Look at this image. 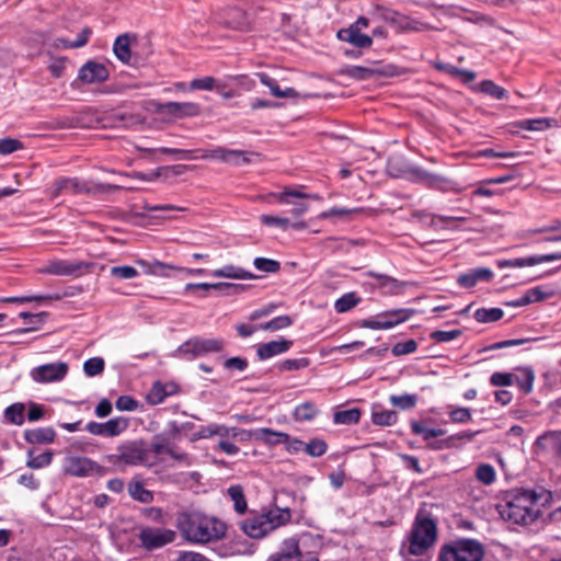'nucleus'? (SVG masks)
Instances as JSON below:
<instances>
[{"mask_svg":"<svg viewBox=\"0 0 561 561\" xmlns=\"http://www.w3.org/2000/svg\"><path fill=\"white\" fill-rule=\"evenodd\" d=\"M253 265L257 271L264 273L275 274L280 271V263L274 259L259 256L254 259Z\"/></svg>","mask_w":561,"mask_h":561,"instance_id":"nucleus-59","label":"nucleus"},{"mask_svg":"<svg viewBox=\"0 0 561 561\" xmlns=\"http://www.w3.org/2000/svg\"><path fill=\"white\" fill-rule=\"evenodd\" d=\"M68 369V365L64 362L44 364L33 368L31 377L38 383L60 381L67 375Z\"/></svg>","mask_w":561,"mask_h":561,"instance_id":"nucleus-18","label":"nucleus"},{"mask_svg":"<svg viewBox=\"0 0 561 561\" xmlns=\"http://www.w3.org/2000/svg\"><path fill=\"white\" fill-rule=\"evenodd\" d=\"M437 520L425 510H419L408 535V553L420 557L425 554L437 541Z\"/></svg>","mask_w":561,"mask_h":561,"instance_id":"nucleus-3","label":"nucleus"},{"mask_svg":"<svg viewBox=\"0 0 561 561\" xmlns=\"http://www.w3.org/2000/svg\"><path fill=\"white\" fill-rule=\"evenodd\" d=\"M117 450L118 454L107 456L108 461L113 465L137 466L147 462L148 448L144 439L125 442L117 447Z\"/></svg>","mask_w":561,"mask_h":561,"instance_id":"nucleus-7","label":"nucleus"},{"mask_svg":"<svg viewBox=\"0 0 561 561\" xmlns=\"http://www.w3.org/2000/svg\"><path fill=\"white\" fill-rule=\"evenodd\" d=\"M265 515L263 513L245 518L241 522L240 526L242 531L251 538H262L271 533L265 523Z\"/></svg>","mask_w":561,"mask_h":561,"instance_id":"nucleus-26","label":"nucleus"},{"mask_svg":"<svg viewBox=\"0 0 561 561\" xmlns=\"http://www.w3.org/2000/svg\"><path fill=\"white\" fill-rule=\"evenodd\" d=\"M434 423V420L432 417H427L423 421H416L411 420L410 421V427L411 432L414 435H419L423 438L424 442L432 443L433 438H437L440 436H444L446 434V430L444 428H431L427 426V424Z\"/></svg>","mask_w":561,"mask_h":561,"instance_id":"nucleus-27","label":"nucleus"},{"mask_svg":"<svg viewBox=\"0 0 561 561\" xmlns=\"http://www.w3.org/2000/svg\"><path fill=\"white\" fill-rule=\"evenodd\" d=\"M417 400H419V396L415 393H403L400 396L391 394L389 397V402L393 407H396L402 411H407V410H411V409L415 408Z\"/></svg>","mask_w":561,"mask_h":561,"instance_id":"nucleus-51","label":"nucleus"},{"mask_svg":"<svg viewBox=\"0 0 561 561\" xmlns=\"http://www.w3.org/2000/svg\"><path fill=\"white\" fill-rule=\"evenodd\" d=\"M515 370L520 371L523 376H515L514 381H516L517 386L525 394L530 393L533 391L535 381L534 369L530 366H518L515 368Z\"/></svg>","mask_w":561,"mask_h":561,"instance_id":"nucleus-43","label":"nucleus"},{"mask_svg":"<svg viewBox=\"0 0 561 561\" xmlns=\"http://www.w3.org/2000/svg\"><path fill=\"white\" fill-rule=\"evenodd\" d=\"M152 439L158 440L165 448H171L172 442L179 440L176 421H170L161 433L153 435Z\"/></svg>","mask_w":561,"mask_h":561,"instance_id":"nucleus-47","label":"nucleus"},{"mask_svg":"<svg viewBox=\"0 0 561 561\" xmlns=\"http://www.w3.org/2000/svg\"><path fill=\"white\" fill-rule=\"evenodd\" d=\"M336 37L359 49L369 48L373 45V36L358 32L356 27L341 28L337 31Z\"/></svg>","mask_w":561,"mask_h":561,"instance_id":"nucleus-29","label":"nucleus"},{"mask_svg":"<svg viewBox=\"0 0 561 561\" xmlns=\"http://www.w3.org/2000/svg\"><path fill=\"white\" fill-rule=\"evenodd\" d=\"M538 500L539 495L535 490L514 489L505 493V504L497 505V511L505 520L516 525H528L538 518L539 511L534 510Z\"/></svg>","mask_w":561,"mask_h":561,"instance_id":"nucleus-2","label":"nucleus"},{"mask_svg":"<svg viewBox=\"0 0 561 561\" xmlns=\"http://www.w3.org/2000/svg\"><path fill=\"white\" fill-rule=\"evenodd\" d=\"M261 83L267 87L272 95L276 98H296L298 92L294 88L282 90L278 82L266 72L256 73Z\"/></svg>","mask_w":561,"mask_h":561,"instance_id":"nucleus-35","label":"nucleus"},{"mask_svg":"<svg viewBox=\"0 0 561 561\" xmlns=\"http://www.w3.org/2000/svg\"><path fill=\"white\" fill-rule=\"evenodd\" d=\"M371 422L377 426H391L398 422V413L393 410H383L381 404L374 403Z\"/></svg>","mask_w":561,"mask_h":561,"instance_id":"nucleus-34","label":"nucleus"},{"mask_svg":"<svg viewBox=\"0 0 561 561\" xmlns=\"http://www.w3.org/2000/svg\"><path fill=\"white\" fill-rule=\"evenodd\" d=\"M319 413L317 405L311 401H306L298 404L294 412L293 417L297 422L312 421Z\"/></svg>","mask_w":561,"mask_h":561,"instance_id":"nucleus-44","label":"nucleus"},{"mask_svg":"<svg viewBox=\"0 0 561 561\" xmlns=\"http://www.w3.org/2000/svg\"><path fill=\"white\" fill-rule=\"evenodd\" d=\"M226 347L224 339H206L201 336H193L183 342L174 352L173 356L193 360L197 357L206 356L213 353H221Z\"/></svg>","mask_w":561,"mask_h":561,"instance_id":"nucleus-5","label":"nucleus"},{"mask_svg":"<svg viewBox=\"0 0 561 561\" xmlns=\"http://www.w3.org/2000/svg\"><path fill=\"white\" fill-rule=\"evenodd\" d=\"M49 316L50 314L47 311H41L38 313L21 311L19 313V318L27 321L30 327L13 330V331L9 332V334L19 335V334H24V333L36 331L45 324V322L48 320Z\"/></svg>","mask_w":561,"mask_h":561,"instance_id":"nucleus-30","label":"nucleus"},{"mask_svg":"<svg viewBox=\"0 0 561 561\" xmlns=\"http://www.w3.org/2000/svg\"><path fill=\"white\" fill-rule=\"evenodd\" d=\"M277 501L278 497H274V510L263 512L265 515V523L267 524V528H270L271 531L279 526L286 525L291 519V510L288 506H279Z\"/></svg>","mask_w":561,"mask_h":561,"instance_id":"nucleus-24","label":"nucleus"},{"mask_svg":"<svg viewBox=\"0 0 561 561\" xmlns=\"http://www.w3.org/2000/svg\"><path fill=\"white\" fill-rule=\"evenodd\" d=\"M437 68L446 71L451 76L459 77L463 83H469L476 78V73L472 70L459 69L449 64L438 65Z\"/></svg>","mask_w":561,"mask_h":561,"instance_id":"nucleus-61","label":"nucleus"},{"mask_svg":"<svg viewBox=\"0 0 561 561\" xmlns=\"http://www.w3.org/2000/svg\"><path fill=\"white\" fill-rule=\"evenodd\" d=\"M360 300L362 298L355 291H350L335 300L334 309L337 313H345L355 308Z\"/></svg>","mask_w":561,"mask_h":561,"instance_id":"nucleus-48","label":"nucleus"},{"mask_svg":"<svg viewBox=\"0 0 561 561\" xmlns=\"http://www.w3.org/2000/svg\"><path fill=\"white\" fill-rule=\"evenodd\" d=\"M230 500L233 502V508L238 514H244L248 510L243 488L240 484L230 485L227 490Z\"/></svg>","mask_w":561,"mask_h":561,"instance_id":"nucleus-45","label":"nucleus"},{"mask_svg":"<svg viewBox=\"0 0 561 561\" xmlns=\"http://www.w3.org/2000/svg\"><path fill=\"white\" fill-rule=\"evenodd\" d=\"M373 15L388 23L397 33L419 32L424 25L417 20L380 4L375 5Z\"/></svg>","mask_w":561,"mask_h":561,"instance_id":"nucleus-8","label":"nucleus"},{"mask_svg":"<svg viewBox=\"0 0 561 561\" xmlns=\"http://www.w3.org/2000/svg\"><path fill=\"white\" fill-rule=\"evenodd\" d=\"M289 438V434L278 432L268 427L256 428V440L268 446H277L284 444Z\"/></svg>","mask_w":561,"mask_h":561,"instance_id":"nucleus-37","label":"nucleus"},{"mask_svg":"<svg viewBox=\"0 0 561 561\" xmlns=\"http://www.w3.org/2000/svg\"><path fill=\"white\" fill-rule=\"evenodd\" d=\"M176 528L192 543H207L226 535V524L199 511H182L176 514Z\"/></svg>","mask_w":561,"mask_h":561,"instance_id":"nucleus-1","label":"nucleus"},{"mask_svg":"<svg viewBox=\"0 0 561 561\" xmlns=\"http://www.w3.org/2000/svg\"><path fill=\"white\" fill-rule=\"evenodd\" d=\"M260 153L254 151L239 150V149H227L224 147H217L211 150H205L201 156L203 159H216L232 165H245L252 162L251 157H259Z\"/></svg>","mask_w":561,"mask_h":561,"instance_id":"nucleus-11","label":"nucleus"},{"mask_svg":"<svg viewBox=\"0 0 561 561\" xmlns=\"http://www.w3.org/2000/svg\"><path fill=\"white\" fill-rule=\"evenodd\" d=\"M310 364H311V360L308 357L288 358V359L278 362L275 365V367L278 369L279 373H284V371L300 370V369L309 367Z\"/></svg>","mask_w":561,"mask_h":561,"instance_id":"nucleus-52","label":"nucleus"},{"mask_svg":"<svg viewBox=\"0 0 561 561\" xmlns=\"http://www.w3.org/2000/svg\"><path fill=\"white\" fill-rule=\"evenodd\" d=\"M154 112L161 115H168L173 118L194 117L199 115L201 106L193 102H157L152 101Z\"/></svg>","mask_w":561,"mask_h":561,"instance_id":"nucleus-15","label":"nucleus"},{"mask_svg":"<svg viewBox=\"0 0 561 561\" xmlns=\"http://www.w3.org/2000/svg\"><path fill=\"white\" fill-rule=\"evenodd\" d=\"M138 537L145 549L156 550L173 542L176 533L167 528L145 527L140 530Z\"/></svg>","mask_w":561,"mask_h":561,"instance_id":"nucleus-14","label":"nucleus"},{"mask_svg":"<svg viewBox=\"0 0 561 561\" xmlns=\"http://www.w3.org/2000/svg\"><path fill=\"white\" fill-rule=\"evenodd\" d=\"M90 191L91 186L77 178H59L54 182L50 188V198L55 199L62 193L89 194Z\"/></svg>","mask_w":561,"mask_h":561,"instance_id":"nucleus-20","label":"nucleus"},{"mask_svg":"<svg viewBox=\"0 0 561 561\" xmlns=\"http://www.w3.org/2000/svg\"><path fill=\"white\" fill-rule=\"evenodd\" d=\"M188 169L190 167L185 164L159 167L154 171H152V176H142V181H153L161 176L165 179L171 176H180L184 174Z\"/></svg>","mask_w":561,"mask_h":561,"instance_id":"nucleus-42","label":"nucleus"},{"mask_svg":"<svg viewBox=\"0 0 561 561\" xmlns=\"http://www.w3.org/2000/svg\"><path fill=\"white\" fill-rule=\"evenodd\" d=\"M495 477V469L490 463H481L476 470V478L485 485L492 484Z\"/></svg>","mask_w":561,"mask_h":561,"instance_id":"nucleus-63","label":"nucleus"},{"mask_svg":"<svg viewBox=\"0 0 561 561\" xmlns=\"http://www.w3.org/2000/svg\"><path fill=\"white\" fill-rule=\"evenodd\" d=\"M293 345L294 342L291 340H287L284 337H280L279 340L276 341L262 343L259 344L256 347V356L260 360H266L271 357L288 352Z\"/></svg>","mask_w":561,"mask_h":561,"instance_id":"nucleus-22","label":"nucleus"},{"mask_svg":"<svg viewBox=\"0 0 561 561\" xmlns=\"http://www.w3.org/2000/svg\"><path fill=\"white\" fill-rule=\"evenodd\" d=\"M479 91L492 96L495 100L508 99V92L503 87L489 79L482 80L479 83Z\"/></svg>","mask_w":561,"mask_h":561,"instance_id":"nucleus-49","label":"nucleus"},{"mask_svg":"<svg viewBox=\"0 0 561 561\" xmlns=\"http://www.w3.org/2000/svg\"><path fill=\"white\" fill-rule=\"evenodd\" d=\"M266 561H319V559L310 551H302L298 537H289L280 542L278 550Z\"/></svg>","mask_w":561,"mask_h":561,"instance_id":"nucleus-9","label":"nucleus"},{"mask_svg":"<svg viewBox=\"0 0 561 561\" xmlns=\"http://www.w3.org/2000/svg\"><path fill=\"white\" fill-rule=\"evenodd\" d=\"M514 267L534 266L543 262H553L561 260V251L548 254H535L526 257L511 259Z\"/></svg>","mask_w":561,"mask_h":561,"instance_id":"nucleus-36","label":"nucleus"},{"mask_svg":"<svg viewBox=\"0 0 561 561\" xmlns=\"http://www.w3.org/2000/svg\"><path fill=\"white\" fill-rule=\"evenodd\" d=\"M411 180L432 190H448L449 181L436 173H432L421 167H412L408 171Z\"/></svg>","mask_w":561,"mask_h":561,"instance_id":"nucleus-19","label":"nucleus"},{"mask_svg":"<svg viewBox=\"0 0 561 561\" xmlns=\"http://www.w3.org/2000/svg\"><path fill=\"white\" fill-rule=\"evenodd\" d=\"M128 493L135 500L144 504H149L153 501V493L147 490L144 482L133 479L128 484Z\"/></svg>","mask_w":561,"mask_h":561,"instance_id":"nucleus-40","label":"nucleus"},{"mask_svg":"<svg viewBox=\"0 0 561 561\" xmlns=\"http://www.w3.org/2000/svg\"><path fill=\"white\" fill-rule=\"evenodd\" d=\"M328 450V444L322 438H312L309 443H305V451L311 457H321Z\"/></svg>","mask_w":561,"mask_h":561,"instance_id":"nucleus-64","label":"nucleus"},{"mask_svg":"<svg viewBox=\"0 0 561 561\" xmlns=\"http://www.w3.org/2000/svg\"><path fill=\"white\" fill-rule=\"evenodd\" d=\"M426 447L431 450H444L460 447V440L457 434L450 435L446 438L436 439L432 443H428Z\"/></svg>","mask_w":561,"mask_h":561,"instance_id":"nucleus-60","label":"nucleus"},{"mask_svg":"<svg viewBox=\"0 0 561 561\" xmlns=\"http://www.w3.org/2000/svg\"><path fill=\"white\" fill-rule=\"evenodd\" d=\"M485 547L473 538H459L440 547L438 561H483Z\"/></svg>","mask_w":561,"mask_h":561,"instance_id":"nucleus-4","label":"nucleus"},{"mask_svg":"<svg viewBox=\"0 0 561 561\" xmlns=\"http://www.w3.org/2000/svg\"><path fill=\"white\" fill-rule=\"evenodd\" d=\"M105 362L102 357H91L83 364V371L88 377H94L104 371Z\"/></svg>","mask_w":561,"mask_h":561,"instance_id":"nucleus-62","label":"nucleus"},{"mask_svg":"<svg viewBox=\"0 0 561 561\" xmlns=\"http://www.w3.org/2000/svg\"><path fill=\"white\" fill-rule=\"evenodd\" d=\"M4 422L21 426L25 422V404L23 402H14L7 407L3 412Z\"/></svg>","mask_w":561,"mask_h":561,"instance_id":"nucleus-39","label":"nucleus"},{"mask_svg":"<svg viewBox=\"0 0 561 561\" xmlns=\"http://www.w3.org/2000/svg\"><path fill=\"white\" fill-rule=\"evenodd\" d=\"M294 323V320L290 316L283 314L273 318L272 320L261 323L259 329L270 332H275L285 328L290 327Z\"/></svg>","mask_w":561,"mask_h":561,"instance_id":"nucleus-55","label":"nucleus"},{"mask_svg":"<svg viewBox=\"0 0 561 561\" xmlns=\"http://www.w3.org/2000/svg\"><path fill=\"white\" fill-rule=\"evenodd\" d=\"M369 275L376 279V286L383 290L385 294L397 296L401 294L404 283L385 274L370 272Z\"/></svg>","mask_w":561,"mask_h":561,"instance_id":"nucleus-33","label":"nucleus"},{"mask_svg":"<svg viewBox=\"0 0 561 561\" xmlns=\"http://www.w3.org/2000/svg\"><path fill=\"white\" fill-rule=\"evenodd\" d=\"M276 198H277V202L280 203V204H290L291 202L289 201V197H295V198H313V199H319L320 196L317 195V194H306L301 191H298V190H294V188H286L285 191L280 192V193H274L273 194Z\"/></svg>","mask_w":561,"mask_h":561,"instance_id":"nucleus-56","label":"nucleus"},{"mask_svg":"<svg viewBox=\"0 0 561 561\" xmlns=\"http://www.w3.org/2000/svg\"><path fill=\"white\" fill-rule=\"evenodd\" d=\"M557 121L550 117H538L515 122L514 125L524 130L542 131L556 126Z\"/></svg>","mask_w":561,"mask_h":561,"instance_id":"nucleus-38","label":"nucleus"},{"mask_svg":"<svg viewBox=\"0 0 561 561\" xmlns=\"http://www.w3.org/2000/svg\"><path fill=\"white\" fill-rule=\"evenodd\" d=\"M216 283H188L185 285L183 293L194 294L197 298H206L209 296V291L214 289Z\"/></svg>","mask_w":561,"mask_h":561,"instance_id":"nucleus-58","label":"nucleus"},{"mask_svg":"<svg viewBox=\"0 0 561 561\" xmlns=\"http://www.w3.org/2000/svg\"><path fill=\"white\" fill-rule=\"evenodd\" d=\"M170 394H172V391H168L167 386L158 380L152 385L150 393L148 394V401L151 404H159L162 403Z\"/></svg>","mask_w":561,"mask_h":561,"instance_id":"nucleus-57","label":"nucleus"},{"mask_svg":"<svg viewBox=\"0 0 561 561\" xmlns=\"http://www.w3.org/2000/svg\"><path fill=\"white\" fill-rule=\"evenodd\" d=\"M362 416V410L359 408H352L348 410L336 411L333 414V422L341 425H354L357 424Z\"/></svg>","mask_w":561,"mask_h":561,"instance_id":"nucleus-46","label":"nucleus"},{"mask_svg":"<svg viewBox=\"0 0 561 561\" xmlns=\"http://www.w3.org/2000/svg\"><path fill=\"white\" fill-rule=\"evenodd\" d=\"M64 470L67 474L73 477H102L106 473V468L99 465L88 457H69L66 459Z\"/></svg>","mask_w":561,"mask_h":561,"instance_id":"nucleus-12","label":"nucleus"},{"mask_svg":"<svg viewBox=\"0 0 561 561\" xmlns=\"http://www.w3.org/2000/svg\"><path fill=\"white\" fill-rule=\"evenodd\" d=\"M136 264L142 268L145 274L160 277H170L172 272H178L181 270V266L164 263L156 259L152 261L137 259Z\"/></svg>","mask_w":561,"mask_h":561,"instance_id":"nucleus-23","label":"nucleus"},{"mask_svg":"<svg viewBox=\"0 0 561 561\" xmlns=\"http://www.w3.org/2000/svg\"><path fill=\"white\" fill-rule=\"evenodd\" d=\"M214 277L231 278V279H256L260 276L252 272L245 271L241 266L227 264L221 268L214 270L209 273Z\"/></svg>","mask_w":561,"mask_h":561,"instance_id":"nucleus-32","label":"nucleus"},{"mask_svg":"<svg viewBox=\"0 0 561 561\" xmlns=\"http://www.w3.org/2000/svg\"><path fill=\"white\" fill-rule=\"evenodd\" d=\"M416 310L413 308H397L385 310L375 317L360 319L355 325L360 329L388 330L410 320Z\"/></svg>","mask_w":561,"mask_h":561,"instance_id":"nucleus-6","label":"nucleus"},{"mask_svg":"<svg viewBox=\"0 0 561 561\" xmlns=\"http://www.w3.org/2000/svg\"><path fill=\"white\" fill-rule=\"evenodd\" d=\"M340 75L347 76L357 81H365L375 76H393V66L389 65L383 68H369L364 66H347L340 70Z\"/></svg>","mask_w":561,"mask_h":561,"instance_id":"nucleus-21","label":"nucleus"},{"mask_svg":"<svg viewBox=\"0 0 561 561\" xmlns=\"http://www.w3.org/2000/svg\"><path fill=\"white\" fill-rule=\"evenodd\" d=\"M504 311L499 307L493 308H478L474 313L473 318L479 323H490L499 321L503 318Z\"/></svg>","mask_w":561,"mask_h":561,"instance_id":"nucleus-50","label":"nucleus"},{"mask_svg":"<svg viewBox=\"0 0 561 561\" xmlns=\"http://www.w3.org/2000/svg\"><path fill=\"white\" fill-rule=\"evenodd\" d=\"M547 442V447H550L553 453L561 458V431H549L537 438V444Z\"/></svg>","mask_w":561,"mask_h":561,"instance_id":"nucleus-54","label":"nucleus"},{"mask_svg":"<svg viewBox=\"0 0 561 561\" xmlns=\"http://www.w3.org/2000/svg\"><path fill=\"white\" fill-rule=\"evenodd\" d=\"M92 262L56 260L49 263L45 272L57 276H75L79 277L89 272L93 267Z\"/></svg>","mask_w":561,"mask_h":561,"instance_id":"nucleus-16","label":"nucleus"},{"mask_svg":"<svg viewBox=\"0 0 561 561\" xmlns=\"http://www.w3.org/2000/svg\"><path fill=\"white\" fill-rule=\"evenodd\" d=\"M252 287L253 286L250 284L218 282L216 283V286H214V289L220 291L224 296H237L242 293H245Z\"/></svg>","mask_w":561,"mask_h":561,"instance_id":"nucleus-53","label":"nucleus"},{"mask_svg":"<svg viewBox=\"0 0 561 561\" xmlns=\"http://www.w3.org/2000/svg\"><path fill=\"white\" fill-rule=\"evenodd\" d=\"M23 437L27 444H51L55 442L56 432L53 427L28 428L23 433Z\"/></svg>","mask_w":561,"mask_h":561,"instance_id":"nucleus-31","label":"nucleus"},{"mask_svg":"<svg viewBox=\"0 0 561 561\" xmlns=\"http://www.w3.org/2000/svg\"><path fill=\"white\" fill-rule=\"evenodd\" d=\"M110 76L106 65L89 59L79 68L77 79L71 83V87L78 88V82L84 84L103 83L110 79Z\"/></svg>","mask_w":561,"mask_h":561,"instance_id":"nucleus-13","label":"nucleus"},{"mask_svg":"<svg viewBox=\"0 0 561 561\" xmlns=\"http://www.w3.org/2000/svg\"><path fill=\"white\" fill-rule=\"evenodd\" d=\"M53 459V450L48 449L39 454L38 456H34V448H30L27 450L26 467L34 470L42 469L48 467L51 463Z\"/></svg>","mask_w":561,"mask_h":561,"instance_id":"nucleus-41","label":"nucleus"},{"mask_svg":"<svg viewBox=\"0 0 561 561\" xmlns=\"http://www.w3.org/2000/svg\"><path fill=\"white\" fill-rule=\"evenodd\" d=\"M218 24L222 27L239 31L250 32L253 30V20L250 14L239 7H227L218 14Z\"/></svg>","mask_w":561,"mask_h":561,"instance_id":"nucleus-10","label":"nucleus"},{"mask_svg":"<svg viewBox=\"0 0 561 561\" xmlns=\"http://www.w3.org/2000/svg\"><path fill=\"white\" fill-rule=\"evenodd\" d=\"M136 41V35L130 33L119 34L113 44L115 57L124 65H129L131 59V42Z\"/></svg>","mask_w":561,"mask_h":561,"instance_id":"nucleus-28","label":"nucleus"},{"mask_svg":"<svg viewBox=\"0 0 561 561\" xmlns=\"http://www.w3.org/2000/svg\"><path fill=\"white\" fill-rule=\"evenodd\" d=\"M493 278V272L489 267L471 268L466 273L458 275L457 284L466 289L472 288L478 282H490Z\"/></svg>","mask_w":561,"mask_h":561,"instance_id":"nucleus-25","label":"nucleus"},{"mask_svg":"<svg viewBox=\"0 0 561 561\" xmlns=\"http://www.w3.org/2000/svg\"><path fill=\"white\" fill-rule=\"evenodd\" d=\"M129 426V420L125 416H116L104 423L91 421L85 425V430L92 435L103 437L118 436Z\"/></svg>","mask_w":561,"mask_h":561,"instance_id":"nucleus-17","label":"nucleus"}]
</instances>
